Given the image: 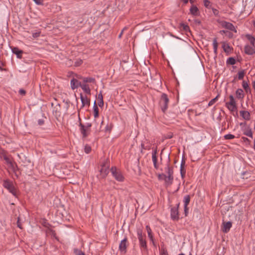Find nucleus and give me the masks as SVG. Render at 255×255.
Masks as SVG:
<instances>
[{"label":"nucleus","mask_w":255,"mask_h":255,"mask_svg":"<svg viewBox=\"0 0 255 255\" xmlns=\"http://www.w3.org/2000/svg\"><path fill=\"white\" fill-rule=\"evenodd\" d=\"M3 187L7 189L14 197H17V191L14 187L13 182L8 179L3 181Z\"/></svg>","instance_id":"f257e3e1"},{"label":"nucleus","mask_w":255,"mask_h":255,"mask_svg":"<svg viewBox=\"0 0 255 255\" xmlns=\"http://www.w3.org/2000/svg\"><path fill=\"white\" fill-rule=\"evenodd\" d=\"M169 99L165 94H162L160 100V105L162 111L164 112L167 109Z\"/></svg>","instance_id":"f03ea898"},{"label":"nucleus","mask_w":255,"mask_h":255,"mask_svg":"<svg viewBox=\"0 0 255 255\" xmlns=\"http://www.w3.org/2000/svg\"><path fill=\"white\" fill-rule=\"evenodd\" d=\"M111 173L115 178L119 181H123L124 177L121 172L116 167H112L111 169Z\"/></svg>","instance_id":"7ed1b4c3"},{"label":"nucleus","mask_w":255,"mask_h":255,"mask_svg":"<svg viewBox=\"0 0 255 255\" xmlns=\"http://www.w3.org/2000/svg\"><path fill=\"white\" fill-rule=\"evenodd\" d=\"M4 160L5 161L6 163L8 165L9 167L11 169V170L15 172L17 168V166L14 162H13L10 158L6 155H3V156Z\"/></svg>","instance_id":"20e7f679"},{"label":"nucleus","mask_w":255,"mask_h":255,"mask_svg":"<svg viewBox=\"0 0 255 255\" xmlns=\"http://www.w3.org/2000/svg\"><path fill=\"white\" fill-rule=\"evenodd\" d=\"M128 246V239L125 237L123 240L121 241L119 245V250L123 254L127 253V248Z\"/></svg>","instance_id":"39448f33"},{"label":"nucleus","mask_w":255,"mask_h":255,"mask_svg":"<svg viewBox=\"0 0 255 255\" xmlns=\"http://www.w3.org/2000/svg\"><path fill=\"white\" fill-rule=\"evenodd\" d=\"M179 206V204H178L176 207H173L171 209V218L173 220H178L179 218L178 209Z\"/></svg>","instance_id":"423d86ee"},{"label":"nucleus","mask_w":255,"mask_h":255,"mask_svg":"<svg viewBox=\"0 0 255 255\" xmlns=\"http://www.w3.org/2000/svg\"><path fill=\"white\" fill-rule=\"evenodd\" d=\"M221 25L224 28H227L236 33L237 32V30L235 28V26L232 23L230 22L224 21L222 22Z\"/></svg>","instance_id":"0eeeda50"},{"label":"nucleus","mask_w":255,"mask_h":255,"mask_svg":"<svg viewBox=\"0 0 255 255\" xmlns=\"http://www.w3.org/2000/svg\"><path fill=\"white\" fill-rule=\"evenodd\" d=\"M245 52L248 55H253L255 53V46L246 45L245 47Z\"/></svg>","instance_id":"6e6552de"},{"label":"nucleus","mask_w":255,"mask_h":255,"mask_svg":"<svg viewBox=\"0 0 255 255\" xmlns=\"http://www.w3.org/2000/svg\"><path fill=\"white\" fill-rule=\"evenodd\" d=\"M53 114L55 117L56 119H58L61 116V108L60 105L59 104H57L54 107L53 110Z\"/></svg>","instance_id":"1a4fd4ad"},{"label":"nucleus","mask_w":255,"mask_h":255,"mask_svg":"<svg viewBox=\"0 0 255 255\" xmlns=\"http://www.w3.org/2000/svg\"><path fill=\"white\" fill-rule=\"evenodd\" d=\"M164 176V180L165 183L168 185H171L172 183L173 180V176L170 175H166L164 174H159V177Z\"/></svg>","instance_id":"9d476101"},{"label":"nucleus","mask_w":255,"mask_h":255,"mask_svg":"<svg viewBox=\"0 0 255 255\" xmlns=\"http://www.w3.org/2000/svg\"><path fill=\"white\" fill-rule=\"evenodd\" d=\"M80 98L82 102V107L85 106H89L90 105V100L86 96H83L82 94L80 95Z\"/></svg>","instance_id":"9b49d317"},{"label":"nucleus","mask_w":255,"mask_h":255,"mask_svg":"<svg viewBox=\"0 0 255 255\" xmlns=\"http://www.w3.org/2000/svg\"><path fill=\"white\" fill-rule=\"evenodd\" d=\"M81 85V82L78 81L76 79L73 78L71 81V87L73 90L78 88L79 87H80Z\"/></svg>","instance_id":"f8f14e48"},{"label":"nucleus","mask_w":255,"mask_h":255,"mask_svg":"<svg viewBox=\"0 0 255 255\" xmlns=\"http://www.w3.org/2000/svg\"><path fill=\"white\" fill-rule=\"evenodd\" d=\"M157 154V149H155L152 151V160L153 162L154 167L155 168L157 169L158 166H157V159L156 156Z\"/></svg>","instance_id":"ddd939ff"},{"label":"nucleus","mask_w":255,"mask_h":255,"mask_svg":"<svg viewBox=\"0 0 255 255\" xmlns=\"http://www.w3.org/2000/svg\"><path fill=\"white\" fill-rule=\"evenodd\" d=\"M13 53L15 54L18 58H21L23 51L19 49L17 47H13L11 49Z\"/></svg>","instance_id":"4468645a"},{"label":"nucleus","mask_w":255,"mask_h":255,"mask_svg":"<svg viewBox=\"0 0 255 255\" xmlns=\"http://www.w3.org/2000/svg\"><path fill=\"white\" fill-rule=\"evenodd\" d=\"M109 167L108 165H106V166L102 167L100 170V172L101 174L104 177H105L109 172Z\"/></svg>","instance_id":"2eb2a0df"},{"label":"nucleus","mask_w":255,"mask_h":255,"mask_svg":"<svg viewBox=\"0 0 255 255\" xmlns=\"http://www.w3.org/2000/svg\"><path fill=\"white\" fill-rule=\"evenodd\" d=\"M240 115L246 120H249L250 119V114L249 112L246 111H241L240 112Z\"/></svg>","instance_id":"dca6fc26"},{"label":"nucleus","mask_w":255,"mask_h":255,"mask_svg":"<svg viewBox=\"0 0 255 255\" xmlns=\"http://www.w3.org/2000/svg\"><path fill=\"white\" fill-rule=\"evenodd\" d=\"M232 227V223L230 222L224 223V227L223 231L225 233H227L229 231L230 229Z\"/></svg>","instance_id":"f3484780"},{"label":"nucleus","mask_w":255,"mask_h":255,"mask_svg":"<svg viewBox=\"0 0 255 255\" xmlns=\"http://www.w3.org/2000/svg\"><path fill=\"white\" fill-rule=\"evenodd\" d=\"M185 164V160H182L180 165V173L182 178H184L186 173V170L184 168Z\"/></svg>","instance_id":"a211bd4d"},{"label":"nucleus","mask_w":255,"mask_h":255,"mask_svg":"<svg viewBox=\"0 0 255 255\" xmlns=\"http://www.w3.org/2000/svg\"><path fill=\"white\" fill-rule=\"evenodd\" d=\"M236 97L239 99H243L244 97V91L241 89H238L236 92Z\"/></svg>","instance_id":"6ab92c4d"},{"label":"nucleus","mask_w":255,"mask_h":255,"mask_svg":"<svg viewBox=\"0 0 255 255\" xmlns=\"http://www.w3.org/2000/svg\"><path fill=\"white\" fill-rule=\"evenodd\" d=\"M79 126L81 127L80 131L83 135V137H87L88 135V133H87V129L82 123H80Z\"/></svg>","instance_id":"aec40b11"},{"label":"nucleus","mask_w":255,"mask_h":255,"mask_svg":"<svg viewBox=\"0 0 255 255\" xmlns=\"http://www.w3.org/2000/svg\"><path fill=\"white\" fill-rule=\"evenodd\" d=\"M98 106L100 107H102L104 106V101H103V97L102 94V92L101 91L100 93L98 95Z\"/></svg>","instance_id":"412c9836"},{"label":"nucleus","mask_w":255,"mask_h":255,"mask_svg":"<svg viewBox=\"0 0 255 255\" xmlns=\"http://www.w3.org/2000/svg\"><path fill=\"white\" fill-rule=\"evenodd\" d=\"M246 37L250 42L251 45L255 46V38L251 34H247L246 35Z\"/></svg>","instance_id":"4be33fe9"},{"label":"nucleus","mask_w":255,"mask_h":255,"mask_svg":"<svg viewBox=\"0 0 255 255\" xmlns=\"http://www.w3.org/2000/svg\"><path fill=\"white\" fill-rule=\"evenodd\" d=\"M139 242V245L140 248H143L144 250H146L147 249V245H146V242L145 240V239L143 238H140L138 239Z\"/></svg>","instance_id":"5701e85b"},{"label":"nucleus","mask_w":255,"mask_h":255,"mask_svg":"<svg viewBox=\"0 0 255 255\" xmlns=\"http://www.w3.org/2000/svg\"><path fill=\"white\" fill-rule=\"evenodd\" d=\"M213 49H214V52L215 53V56L217 54V49H218V43L217 42V38H214L213 40Z\"/></svg>","instance_id":"b1692460"},{"label":"nucleus","mask_w":255,"mask_h":255,"mask_svg":"<svg viewBox=\"0 0 255 255\" xmlns=\"http://www.w3.org/2000/svg\"><path fill=\"white\" fill-rule=\"evenodd\" d=\"M190 12L194 15H197L198 14V8L195 5H192L190 9Z\"/></svg>","instance_id":"393cba45"},{"label":"nucleus","mask_w":255,"mask_h":255,"mask_svg":"<svg viewBox=\"0 0 255 255\" xmlns=\"http://www.w3.org/2000/svg\"><path fill=\"white\" fill-rule=\"evenodd\" d=\"M80 87L83 89V90L87 94H90V89L89 86L85 84H81Z\"/></svg>","instance_id":"a878e982"},{"label":"nucleus","mask_w":255,"mask_h":255,"mask_svg":"<svg viewBox=\"0 0 255 255\" xmlns=\"http://www.w3.org/2000/svg\"><path fill=\"white\" fill-rule=\"evenodd\" d=\"M244 134L251 138L253 137V132L251 128H250L249 127L247 128L246 129L244 130Z\"/></svg>","instance_id":"bb28decb"},{"label":"nucleus","mask_w":255,"mask_h":255,"mask_svg":"<svg viewBox=\"0 0 255 255\" xmlns=\"http://www.w3.org/2000/svg\"><path fill=\"white\" fill-rule=\"evenodd\" d=\"M146 229L147 230V234H148V236L149 238L152 242H153V237L152 234V231H151V229L150 228V227L148 226H146Z\"/></svg>","instance_id":"cd10ccee"},{"label":"nucleus","mask_w":255,"mask_h":255,"mask_svg":"<svg viewBox=\"0 0 255 255\" xmlns=\"http://www.w3.org/2000/svg\"><path fill=\"white\" fill-rule=\"evenodd\" d=\"M190 201V197L189 195H186L184 197V208L185 209H187V206L189 203Z\"/></svg>","instance_id":"c85d7f7f"},{"label":"nucleus","mask_w":255,"mask_h":255,"mask_svg":"<svg viewBox=\"0 0 255 255\" xmlns=\"http://www.w3.org/2000/svg\"><path fill=\"white\" fill-rule=\"evenodd\" d=\"M166 171L167 175L173 176V171L172 167H170L169 164H167V167L165 168Z\"/></svg>","instance_id":"c756f323"},{"label":"nucleus","mask_w":255,"mask_h":255,"mask_svg":"<svg viewBox=\"0 0 255 255\" xmlns=\"http://www.w3.org/2000/svg\"><path fill=\"white\" fill-rule=\"evenodd\" d=\"M80 78L83 79L84 83H94L95 81V79L92 77H86V78L80 77Z\"/></svg>","instance_id":"7c9ffc66"},{"label":"nucleus","mask_w":255,"mask_h":255,"mask_svg":"<svg viewBox=\"0 0 255 255\" xmlns=\"http://www.w3.org/2000/svg\"><path fill=\"white\" fill-rule=\"evenodd\" d=\"M94 117L95 118H97L99 116V110L98 108L96 105V101L94 102Z\"/></svg>","instance_id":"2f4dec72"},{"label":"nucleus","mask_w":255,"mask_h":255,"mask_svg":"<svg viewBox=\"0 0 255 255\" xmlns=\"http://www.w3.org/2000/svg\"><path fill=\"white\" fill-rule=\"evenodd\" d=\"M226 106L228 108V109L232 112H234L237 110L236 105L233 104V105H229V104H226Z\"/></svg>","instance_id":"473e14b6"},{"label":"nucleus","mask_w":255,"mask_h":255,"mask_svg":"<svg viewBox=\"0 0 255 255\" xmlns=\"http://www.w3.org/2000/svg\"><path fill=\"white\" fill-rule=\"evenodd\" d=\"M230 101L229 102L226 103V104H229V105H236V101L233 95L229 96Z\"/></svg>","instance_id":"72a5a7b5"},{"label":"nucleus","mask_w":255,"mask_h":255,"mask_svg":"<svg viewBox=\"0 0 255 255\" xmlns=\"http://www.w3.org/2000/svg\"><path fill=\"white\" fill-rule=\"evenodd\" d=\"M242 86L243 88L245 89V90L248 92V91L250 90V88L248 85V83L246 82L245 81H243L242 83Z\"/></svg>","instance_id":"f704fd0d"},{"label":"nucleus","mask_w":255,"mask_h":255,"mask_svg":"<svg viewBox=\"0 0 255 255\" xmlns=\"http://www.w3.org/2000/svg\"><path fill=\"white\" fill-rule=\"evenodd\" d=\"M238 74V79L242 80L244 78V77L245 74V71L243 70L240 71H239Z\"/></svg>","instance_id":"c9c22d12"},{"label":"nucleus","mask_w":255,"mask_h":255,"mask_svg":"<svg viewBox=\"0 0 255 255\" xmlns=\"http://www.w3.org/2000/svg\"><path fill=\"white\" fill-rule=\"evenodd\" d=\"M227 62L230 65H234L236 63V60L233 57H230Z\"/></svg>","instance_id":"e433bc0d"},{"label":"nucleus","mask_w":255,"mask_h":255,"mask_svg":"<svg viewBox=\"0 0 255 255\" xmlns=\"http://www.w3.org/2000/svg\"><path fill=\"white\" fill-rule=\"evenodd\" d=\"M218 96H216L215 98L212 99L208 103V106H212L218 100Z\"/></svg>","instance_id":"4c0bfd02"},{"label":"nucleus","mask_w":255,"mask_h":255,"mask_svg":"<svg viewBox=\"0 0 255 255\" xmlns=\"http://www.w3.org/2000/svg\"><path fill=\"white\" fill-rule=\"evenodd\" d=\"M224 137L225 139H232L235 138V136L232 134H226Z\"/></svg>","instance_id":"58836bf2"},{"label":"nucleus","mask_w":255,"mask_h":255,"mask_svg":"<svg viewBox=\"0 0 255 255\" xmlns=\"http://www.w3.org/2000/svg\"><path fill=\"white\" fill-rule=\"evenodd\" d=\"M138 239L143 238L142 234V231L140 229L137 230V231Z\"/></svg>","instance_id":"ea45409f"},{"label":"nucleus","mask_w":255,"mask_h":255,"mask_svg":"<svg viewBox=\"0 0 255 255\" xmlns=\"http://www.w3.org/2000/svg\"><path fill=\"white\" fill-rule=\"evenodd\" d=\"M84 150H85V151L86 153H89L91 151V148L89 145H86L85 146Z\"/></svg>","instance_id":"a19ab883"},{"label":"nucleus","mask_w":255,"mask_h":255,"mask_svg":"<svg viewBox=\"0 0 255 255\" xmlns=\"http://www.w3.org/2000/svg\"><path fill=\"white\" fill-rule=\"evenodd\" d=\"M83 61L81 59H78L75 62V66H79L82 64Z\"/></svg>","instance_id":"79ce46f5"},{"label":"nucleus","mask_w":255,"mask_h":255,"mask_svg":"<svg viewBox=\"0 0 255 255\" xmlns=\"http://www.w3.org/2000/svg\"><path fill=\"white\" fill-rule=\"evenodd\" d=\"M17 227L22 229V225H21V223L20 221V217H18V218H17Z\"/></svg>","instance_id":"37998d69"},{"label":"nucleus","mask_w":255,"mask_h":255,"mask_svg":"<svg viewBox=\"0 0 255 255\" xmlns=\"http://www.w3.org/2000/svg\"><path fill=\"white\" fill-rule=\"evenodd\" d=\"M106 165H108V167H110V162H109V161L108 159L106 160L103 162V163L102 165V166L104 167V166H106Z\"/></svg>","instance_id":"c03bdc74"},{"label":"nucleus","mask_w":255,"mask_h":255,"mask_svg":"<svg viewBox=\"0 0 255 255\" xmlns=\"http://www.w3.org/2000/svg\"><path fill=\"white\" fill-rule=\"evenodd\" d=\"M181 26L183 27V29L185 31H187L189 29V27L187 25H186L184 23L181 24Z\"/></svg>","instance_id":"a18cd8bd"},{"label":"nucleus","mask_w":255,"mask_h":255,"mask_svg":"<svg viewBox=\"0 0 255 255\" xmlns=\"http://www.w3.org/2000/svg\"><path fill=\"white\" fill-rule=\"evenodd\" d=\"M75 253L76 255H85V254L83 252L78 250H75Z\"/></svg>","instance_id":"49530a36"},{"label":"nucleus","mask_w":255,"mask_h":255,"mask_svg":"<svg viewBox=\"0 0 255 255\" xmlns=\"http://www.w3.org/2000/svg\"><path fill=\"white\" fill-rule=\"evenodd\" d=\"M204 3L205 7H208L210 4V2L208 0H204Z\"/></svg>","instance_id":"de8ad7c7"},{"label":"nucleus","mask_w":255,"mask_h":255,"mask_svg":"<svg viewBox=\"0 0 255 255\" xmlns=\"http://www.w3.org/2000/svg\"><path fill=\"white\" fill-rule=\"evenodd\" d=\"M160 255H168V254L166 250L163 249L160 252Z\"/></svg>","instance_id":"09e8293b"},{"label":"nucleus","mask_w":255,"mask_h":255,"mask_svg":"<svg viewBox=\"0 0 255 255\" xmlns=\"http://www.w3.org/2000/svg\"><path fill=\"white\" fill-rule=\"evenodd\" d=\"M212 11L215 15H218L219 12L217 9L213 8Z\"/></svg>","instance_id":"8fccbe9b"},{"label":"nucleus","mask_w":255,"mask_h":255,"mask_svg":"<svg viewBox=\"0 0 255 255\" xmlns=\"http://www.w3.org/2000/svg\"><path fill=\"white\" fill-rule=\"evenodd\" d=\"M44 121L43 119H39L38 121V124L40 126H42L44 124Z\"/></svg>","instance_id":"3c124183"},{"label":"nucleus","mask_w":255,"mask_h":255,"mask_svg":"<svg viewBox=\"0 0 255 255\" xmlns=\"http://www.w3.org/2000/svg\"><path fill=\"white\" fill-rule=\"evenodd\" d=\"M25 93V91L23 89H20L19 91V93L21 95H24Z\"/></svg>","instance_id":"603ef678"},{"label":"nucleus","mask_w":255,"mask_h":255,"mask_svg":"<svg viewBox=\"0 0 255 255\" xmlns=\"http://www.w3.org/2000/svg\"><path fill=\"white\" fill-rule=\"evenodd\" d=\"M33 1L37 4L42 3L43 0H33Z\"/></svg>","instance_id":"864d4df0"},{"label":"nucleus","mask_w":255,"mask_h":255,"mask_svg":"<svg viewBox=\"0 0 255 255\" xmlns=\"http://www.w3.org/2000/svg\"><path fill=\"white\" fill-rule=\"evenodd\" d=\"M40 35V33H33V37H37L38 36H39Z\"/></svg>","instance_id":"5fc2aeb1"},{"label":"nucleus","mask_w":255,"mask_h":255,"mask_svg":"<svg viewBox=\"0 0 255 255\" xmlns=\"http://www.w3.org/2000/svg\"><path fill=\"white\" fill-rule=\"evenodd\" d=\"M242 138L245 142H250V140L247 137H243Z\"/></svg>","instance_id":"6e6d98bb"},{"label":"nucleus","mask_w":255,"mask_h":255,"mask_svg":"<svg viewBox=\"0 0 255 255\" xmlns=\"http://www.w3.org/2000/svg\"><path fill=\"white\" fill-rule=\"evenodd\" d=\"M125 28L121 31V32L120 33V34H119V38H121L122 35H123V31L124 30Z\"/></svg>","instance_id":"4d7b16f0"},{"label":"nucleus","mask_w":255,"mask_h":255,"mask_svg":"<svg viewBox=\"0 0 255 255\" xmlns=\"http://www.w3.org/2000/svg\"><path fill=\"white\" fill-rule=\"evenodd\" d=\"M91 127V124H88L86 126V127L85 128L87 129V128H90Z\"/></svg>","instance_id":"13d9d810"},{"label":"nucleus","mask_w":255,"mask_h":255,"mask_svg":"<svg viewBox=\"0 0 255 255\" xmlns=\"http://www.w3.org/2000/svg\"><path fill=\"white\" fill-rule=\"evenodd\" d=\"M226 32V31L224 30H221L220 31V33L221 34H223V33H225Z\"/></svg>","instance_id":"bf43d9fd"},{"label":"nucleus","mask_w":255,"mask_h":255,"mask_svg":"<svg viewBox=\"0 0 255 255\" xmlns=\"http://www.w3.org/2000/svg\"><path fill=\"white\" fill-rule=\"evenodd\" d=\"M158 179L160 180H164V176L159 177V175H158Z\"/></svg>","instance_id":"052dcab7"},{"label":"nucleus","mask_w":255,"mask_h":255,"mask_svg":"<svg viewBox=\"0 0 255 255\" xmlns=\"http://www.w3.org/2000/svg\"><path fill=\"white\" fill-rule=\"evenodd\" d=\"M253 88L254 89L255 91V81H254L253 83Z\"/></svg>","instance_id":"680f3d73"},{"label":"nucleus","mask_w":255,"mask_h":255,"mask_svg":"<svg viewBox=\"0 0 255 255\" xmlns=\"http://www.w3.org/2000/svg\"><path fill=\"white\" fill-rule=\"evenodd\" d=\"M187 210H188V209H185V208H184V212H185V214L186 216H187Z\"/></svg>","instance_id":"e2e57ef3"},{"label":"nucleus","mask_w":255,"mask_h":255,"mask_svg":"<svg viewBox=\"0 0 255 255\" xmlns=\"http://www.w3.org/2000/svg\"><path fill=\"white\" fill-rule=\"evenodd\" d=\"M246 125V123H241L240 124V126H243V125Z\"/></svg>","instance_id":"0e129e2a"},{"label":"nucleus","mask_w":255,"mask_h":255,"mask_svg":"<svg viewBox=\"0 0 255 255\" xmlns=\"http://www.w3.org/2000/svg\"><path fill=\"white\" fill-rule=\"evenodd\" d=\"M195 0H190L191 3H193Z\"/></svg>","instance_id":"69168bd1"},{"label":"nucleus","mask_w":255,"mask_h":255,"mask_svg":"<svg viewBox=\"0 0 255 255\" xmlns=\"http://www.w3.org/2000/svg\"><path fill=\"white\" fill-rule=\"evenodd\" d=\"M254 149L255 150V140H254Z\"/></svg>","instance_id":"338daca9"},{"label":"nucleus","mask_w":255,"mask_h":255,"mask_svg":"<svg viewBox=\"0 0 255 255\" xmlns=\"http://www.w3.org/2000/svg\"><path fill=\"white\" fill-rule=\"evenodd\" d=\"M178 255H185L183 253H181V254H179Z\"/></svg>","instance_id":"774afa93"}]
</instances>
